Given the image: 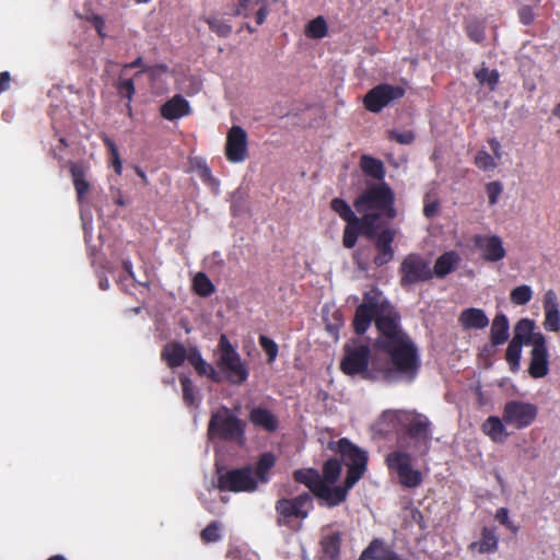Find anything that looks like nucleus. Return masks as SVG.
Masks as SVG:
<instances>
[{
  "label": "nucleus",
  "mask_w": 560,
  "mask_h": 560,
  "mask_svg": "<svg viewBox=\"0 0 560 560\" xmlns=\"http://www.w3.org/2000/svg\"><path fill=\"white\" fill-rule=\"evenodd\" d=\"M249 421L254 427L260 428L269 433L279 428V420L275 413L264 407H255L249 412Z\"/></svg>",
  "instance_id": "obj_25"
},
{
  "label": "nucleus",
  "mask_w": 560,
  "mask_h": 560,
  "mask_svg": "<svg viewBox=\"0 0 560 560\" xmlns=\"http://www.w3.org/2000/svg\"><path fill=\"white\" fill-rule=\"evenodd\" d=\"M293 479L307 487L310 490L308 493L312 494V497L317 491L318 487L324 481L319 475V472L314 468H307V469H298L293 472Z\"/></svg>",
  "instance_id": "obj_33"
},
{
  "label": "nucleus",
  "mask_w": 560,
  "mask_h": 560,
  "mask_svg": "<svg viewBox=\"0 0 560 560\" xmlns=\"http://www.w3.org/2000/svg\"><path fill=\"white\" fill-rule=\"evenodd\" d=\"M376 348L389 358V364L377 369L376 377L387 383L415 381L421 368V361L418 348L408 335Z\"/></svg>",
  "instance_id": "obj_2"
},
{
  "label": "nucleus",
  "mask_w": 560,
  "mask_h": 560,
  "mask_svg": "<svg viewBox=\"0 0 560 560\" xmlns=\"http://www.w3.org/2000/svg\"><path fill=\"white\" fill-rule=\"evenodd\" d=\"M520 19H521L522 23H524L526 25L530 24L534 20L530 8H528V7L522 8L520 10Z\"/></svg>",
  "instance_id": "obj_63"
},
{
  "label": "nucleus",
  "mask_w": 560,
  "mask_h": 560,
  "mask_svg": "<svg viewBox=\"0 0 560 560\" xmlns=\"http://www.w3.org/2000/svg\"><path fill=\"white\" fill-rule=\"evenodd\" d=\"M440 203L436 200H433L431 202H424L423 206V214L428 219H431L438 214Z\"/></svg>",
  "instance_id": "obj_60"
},
{
  "label": "nucleus",
  "mask_w": 560,
  "mask_h": 560,
  "mask_svg": "<svg viewBox=\"0 0 560 560\" xmlns=\"http://www.w3.org/2000/svg\"><path fill=\"white\" fill-rule=\"evenodd\" d=\"M381 296L382 293L377 289L365 292L363 295V302L360 305H365L366 310L374 314H378L383 306L390 305L388 301L382 300Z\"/></svg>",
  "instance_id": "obj_40"
},
{
  "label": "nucleus",
  "mask_w": 560,
  "mask_h": 560,
  "mask_svg": "<svg viewBox=\"0 0 560 560\" xmlns=\"http://www.w3.org/2000/svg\"><path fill=\"white\" fill-rule=\"evenodd\" d=\"M465 32L471 42L481 44L486 38V23L478 19H471L465 23Z\"/></svg>",
  "instance_id": "obj_39"
},
{
  "label": "nucleus",
  "mask_w": 560,
  "mask_h": 560,
  "mask_svg": "<svg viewBox=\"0 0 560 560\" xmlns=\"http://www.w3.org/2000/svg\"><path fill=\"white\" fill-rule=\"evenodd\" d=\"M528 374L533 378H542L549 373V351L547 339L538 338L529 352Z\"/></svg>",
  "instance_id": "obj_17"
},
{
  "label": "nucleus",
  "mask_w": 560,
  "mask_h": 560,
  "mask_svg": "<svg viewBox=\"0 0 560 560\" xmlns=\"http://www.w3.org/2000/svg\"><path fill=\"white\" fill-rule=\"evenodd\" d=\"M376 314L366 310L365 305H359L352 320V326L358 335H363L371 326L372 320L375 322Z\"/></svg>",
  "instance_id": "obj_37"
},
{
  "label": "nucleus",
  "mask_w": 560,
  "mask_h": 560,
  "mask_svg": "<svg viewBox=\"0 0 560 560\" xmlns=\"http://www.w3.org/2000/svg\"><path fill=\"white\" fill-rule=\"evenodd\" d=\"M188 350L178 341L166 343L161 351V360L166 363L170 369L182 366L187 360Z\"/></svg>",
  "instance_id": "obj_22"
},
{
  "label": "nucleus",
  "mask_w": 560,
  "mask_h": 560,
  "mask_svg": "<svg viewBox=\"0 0 560 560\" xmlns=\"http://www.w3.org/2000/svg\"><path fill=\"white\" fill-rule=\"evenodd\" d=\"M276 464V457L272 453L267 452L259 456L253 474L259 483L269 481V471Z\"/></svg>",
  "instance_id": "obj_36"
},
{
  "label": "nucleus",
  "mask_w": 560,
  "mask_h": 560,
  "mask_svg": "<svg viewBox=\"0 0 560 560\" xmlns=\"http://www.w3.org/2000/svg\"><path fill=\"white\" fill-rule=\"evenodd\" d=\"M225 156L232 163L244 162L248 156V136L241 126H232L226 135Z\"/></svg>",
  "instance_id": "obj_15"
},
{
  "label": "nucleus",
  "mask_w": 560,
  "mask_h": 560,
  "mask_svg": "<svg viewBox=\"0 0 560 560\" xmlns=\"http://www.w3.org/2000/svg\"><path fill=\"white\" fill-rule=\"evenodd\" d=\"M387 138L392 141L399 143V144L408 145L415 141L416 135L411 130H407V131H402V132L396 131V130H388Z\"/></svg>",
  "instance_id": "obj_55"
},
{
  "label": "nucleus",
  "mask_w": 560,
  "mask_h": 560,
  "mask_svg": "<svg viewBox=\"0 0 560 560\" xmlns=\"http://www.w3.org/2000/svg\"><path fill=\"white\" fill-rule=\"evenodd\" d=\"M70 174L77 192L78 201L81 202L91 188V185L86 179L88 167L83 163H71Z\"/></svg>",
  "instance_id": "obj_29"
},
{
  "label": "nucleus",
  "mask_w": 560,
  "mask_h": 560,
  "mask_svg": "<svg viewBox=\"0 0 560 560\" xmlns=\"http://www.w3.org/2000/svg\"><path fill=\"white\" fill-rule=\"evenodd\" d=\"M476 79L481 84H487L491 91H493L500 80V73L497 69L489 70L486 67H482L478 71L475 72Z\"/></svg>",
  "instance_id": "obj_45"
},
{
  "label": "nucleus",
  "mask_w": 560,
  "mask_h": 560,
  "mask_svg": "<svg viewBox=\"0 0 560 560\" xmlns=\"http://www.w3.org/2000/svg\"><path fill=\"white\" fill-rule=\"evenodd\" d=\"M160 113L163 118L175 120L189 115L190 106L180 94H176L161 106Z\"/></svg>",
  "instance_id": "obj_23"
},
{
  "label": "nucleus",
  "mask_w": 560,
  "mask_h": 560,
  "mask_svg": "<svg viewBox=\"0 0 560 560\" xmlns=\"http://www.w3.org/2000/svg\"><path fill=\"white\" fill-rule=\"evenodd\" d=\"M458 323L464 330L483 329L489 325V318L482 308L468 307L460 312Z\"/></svg>",
  "instance_id": "obj_21"
},
{
  "label": "nucleus",
  "mask_w": 560,
  "mask_h": 560,
  "mask_svg": "<svg viewBox=\"0 0 560 560\" xmlns=\"http://www.w3.org/2000/svg\"><path fill=\"white\" fill-rule=\"evenodd\" d=\"M252 4L253 0H238L234 7L232 15L248 19L250 16Z\"/></svg>",
  "instance_id": "obj_58"
},
{
  "label": "nucleus",
  "mask_w": 560,
  "mask_h": 560,
  "mask_svg": "<svg viewBox=\"0 0 560 560\" xmlns=\"http://www.w3.org/2000/svg\"><path fill=\"white\" fill-rule=\"evenodd\" d=\"M400 316L390 305L383 306L381 312L376 314L375 326L380 332L375 341V347L386 342L407 336L399 326Z\"/></svg>",
  "instance_id": "obj_14"
},
{
  "label": "nucleus",
  "mask_w": 560,
  "mask_h": 560,
  "mask_svg": "<svg viewBox=\"0 0 560 560\" xmlns=\"http://www.w3.org/2000/svg\"><path fill=\"white\" fill-rule=\"evenodd\" d=\"M398 275L401 288H409L433 278L430 261L418 253H410L404 257L398 268Z\"/></svg>",
  "instance_id": "obj_10"
},
{
  "label": "nucleus",
  "mask_w": 560,
  "mask_h": 560,
  "mask_svg": "<svg viewBox=\"0 0 560 560\" xmlns=\"http://www.w3.org/2000/svg\"><path fill=\"white\" fill-rule=\"evenodd\" d=\"M187 361L194 366L198 375L207 376L215 383L221 381L220 373L202 358L197 348L194 347L188 350Z\"/></svg>",
  "instance_id": "obj_26"
},
{
  "label": "nucleus",
  "mask_w": 560,
  "mask_h": 560,
  "mask_svg": "<svg viewBox=\"0 0 560 560\" xmlns=\"http://www.w3.org/2000/svg\"><path fill=\"white\" fill-rule=\"evenodd\" d=\"M327 448L338 453L347 466V475L342 486L331 487L325 480L318 487L315 497L320 504L327 508H335L347 500L349 490L363 477L366 471L368 453L353 444L347 438L338 441H330Z\"/></svg>",
  "instance_id": "obj_1"
},
{
  "label": "nucleus",
  "mask_w": 560,
  "mask_h": 560,
  "mask_svg": "<svg viewBox=\"0 0 560 560\" xmlns=\"http://www.w3.org/2000/svg\"><path fill=\"white\" fill-rule=\"evenodd\" d=\"M538 338L547 339L541 331L536 330V323L534 319L524 317L514 325L513 340L523 345H530L533 347Z\"/></svg>",
  "instance_id": "obj_20"
},
{
  "label": "nucleus",
  "mask_w": 560,
  "mask_h": 560,
  "mask_svg": "<svg viewBox=\"0 0 560 560\" xmlns=\"http://www.w3.org/2000/svg\"><path fill=\"white\" fill-rule=\"evenodd\" d=\"M102 141H103L104 145L106 147V149L108 150L115 173L117 175H120L122 172V163H121V159H120L119 151H118L116 143L114 142V140H112L106 135L102 136Z\"/></svg>",
  "instance_id": "obj_46"
},
{
  "label": "nucleus",
  "mask_w": 560,
  "mask_h": 560,
  "mask_svg": "<svg viewBox=\"0 0 560 560\" xmlns=\"http://www.w3.org/2000/svg\"><path fill=\"white\" fill-rule=\"evenodd\" d=\"M91 23L93 25V27L95 28V31L97 32V34L101 36V37H105V34L103 32L104 27H105V21L104 19L101 16V15H97V14H94L92 18H91Z\"/></svg>",
  "instance_id": "obj_61"
},
{
  "label": "nucleus",
  "mask_w": 560,
  "mask_h": 560,
  "mask_svg": "<svg viewBox=\"0 0 560 560\" xmlns=\"http://www.w3.org/2000/svg\"><path fill=\"white\" fill-rule=\"evenodd\" d=\"M538 415V407L534 404L522 400L508 401L502 411V419L505 424L516 430L528 428Z\"/></svg>",
  "instance_id": "obj_13"
},
{
  "label": "nucleus",
  "mask_w": 560,
  "mask_h": 560,
  "mask_svg": "<svg viewBox=\"0 0 560 560\" xmlns=\"http://www.w3.org/2000/svg\"><path fill=\"white\" fill-rule=\"evenodd\" d=\"M533 298V290L527 284H522L514 288L510 293V300L515 305H525Z\"/></svg>",
  "instance_id": "obj_47"
},
{
  "label": "nucleus",
  "mask_w": 560,
  "mask_h": 560,
  "mask_svg": "<svg viewBox=\"0 0 560 560\" xmlns=\"http://www.w3.org/2000/svg\"><path fill=\"white\" fill-rule=\"evenodd\" d=\"M489 145L493 152V154L495 155V158L500 159L501 158V144L500 142L492 138L489 140Z\"/></svg>",
  "instance_id": "obj_64"
},
{
  "label": "nucleus",
  "mask_w": 560,
  "mask_h": 560,
  "mask_svg": "<svg viewBox=\"0 0 560 560\" xmlns=\"http://www.w3.org/2000/svg\"><path fill=\"white\" fill-rule=\"evenodd\" d=\"M397 235V231L392 228H384L378 232V235L373 240V245L376 255L373 258V264L376 267H383L390 262L395 256L393 243Z\"/></svg>",
  "instance_id": "obj_16"
},
{
  "label": "nucleus",
  "mask_w": 560,
  "mask_h": 560,
  "mask_svg": "<svg viewBox=\"0 0 560 560\" xmlns=\"http://www.w3.org/2000/svg\"><path fill=\"white\" fill-rule=\"evenodd\" d=\"M11 74L9 71L0 72V94L10 88Z\"/></svg>",
  "instance_id": "obj_62"
},
{
  "label": "nucleus",
  "mask_w": 560,
  "mask_h": 560,
  "mask_svg": "<svg viewBox=\"0 0 560 560\" xmlns=\"http://www.w3.org/2000/svg\"><path fill=\"white\" fill-rule=\"evenodd\" d=\"M217 488L222 492H254L258 482L253 474V467L246 465L223 471L218 470Z\"/></svg>",
  "instance_id": "obj_9"
},
{
  "label": "nucleus",
  "mask_w": 560,
  "mask_h": 560,
  "mask_svg": "<svg viewBox=\"0 0 560 560\" xmlns=\"http://www.w3.org/2000/svg\"><path fill=\"white\" fill-rule=\"evenodd\" d=\"M396 553L378 538L373 539L358 560H395Z\"/></svg>",
  "instance_id": "obj_27"
},
{
  "label": "nucleus",
  "mask_w": 560,
  "mask_h": 560,
  "mask_svg": "<svg viewBox=\"0 0 560 560\" xmlns=\"http://www.w3.org/2000/svg\"><path fill=\"white\" fill-rule=\"evenodd\" d=\"M458 262V255L455 252H446L442 254L434 264L432 269L433 277L445 278L451 273Z\"/></svg>",
  "instance_id": "obj_35"
},
{
  "label": "nucleus",
  "mask_w": 560,
  "mask_h": 560,
  "mask_svg": "<svg viewBox=\"0 0 560 560\" xmlns=\"http://www.w3.org/2000/svg\"><path fill=\"white\" fill-rule=\"evenodd\" d=\"M217 366L224 374L226 381L233 385L245 383L249 375L246 363L242 361L240 353L225 335H222L219 340Z\"/></svg>",
  "instance_id": "obj_6"
},
{
  "label": "nucleus",
  "mask_w": 560,
  "mask_h": 560,
  "mask_svg": "<svg viewBox=\"0 0 560 560\" xmlns=\"http://www.w3.org/2000/svg\"><path fill=\"white\" fill-rule=\"evenodd\" d=\"M314 509V499L311 493L302 492L294 498H281L276 501V523L280 527L299 530L302 522L308 517Z\"/></svg>",
  "instance_id": "obj_5"
},
{
  "label": "nucleus",
  "mask_w": 560,
  "mask_h": 560,
  "mask_svg": "<svg viewBox=\"0 0 560 560\" xmlns=\"http://www.w3.org/2000/svg\"><path fill=\"white\" fill-rule=\"evenodd\" d=\"M305 36L311 39H322L328 35V25L324 16L311 20L305 26Z\"/></svg>",
  "instance_id": "obj_38"
},
{
  "label": "nucleus",
  "mask_w": 560,
  "mask_h": 560,
  "mask_svg": "<svg viewBox=\"0 0 560 560\" xmlns=\"http://www.w3.org/2000/svg\"><path fill=\"white\" fill-rule=\"evenodd\" d=\"M544 308V329L548 332L560 331V303L557 293L553 290H548L542 299Z\"/></svg>",
  "instance_id": "obj_18"
},
{
  "label": "nucleus",
  "mask_w": 560,
  "mask_h": 560,
  "mask_svg": "<svg viewBox=\"0 0 560 560\" xmlns=\"http://www.w3.org/2000/svg\"><path fill=\"white\" fill-rule=\"evenodd\" d=\"M192 288L195 292L202 298L210 296L215 291L213 283L203 272H199L195 276L192 280Z\"/></svg>",
  "instance_id": "obj_42"
},
{
  "label": "nucleus",
  "mask_w": 560,
  "mask_h": 560,
  "mask_svg": "<svg viewBox=\"0 0 560 560\" xmlns=\"http://www.w3.org/2000/svg\"><path fill=\"white\" fill-rule=\"evenodd\" d=\"M221 524L217 521L208 524L200 533L201 540L206 544L215 542L220 540L221 534Z\"/></svg>",
  "instance_id": "obj_50"
},
{
  "label": "nucleus",
  "mask_w": 560,
  "mask_h": 560,
  "mask_svg": "<svg viewBox=\"0 0 560 560\" xmlns=\"http://www.w3.org/2000/svg\"><path fill=\"white\" fill-rule=\"evenodd\" d=\"M399 436L397 442L419 457H425L432 443V422L417 411H398L395 416Z\"/></svg>",
  "instance_id": "obj_3"
},
{
  "label": "nucleus",
  "mask_w": 560,
  "mask_h": 560,
  "mask_svg": "<svg viewBox=\"0 0 560 560\" xmlns=\"http://www.w3.org/2000/svg\"><path fill=\"white\" fill-rule=\"evenodd\" d=\"M330 208L343 220L346 223L353 222L357 218L351 207L342 198H334L330 202Z\"/></svg>",
  "instance_id": "obj_44"
},
{
  "label": "nucleus",
  "mask_w": 560,
  "mask_h": 560,
  "mask_svg": "<svg viewBox=\"0 0 560 560\" xmlns=\"http://www.w3.org/2000/svg\"><path fill=\"white\" fill-rule=\"evenodd\" d=\"M179 382L182 385L183 400L188 407H197L198 402L195 394V386L191 380L187 376H180Z\"/></svg>",
  "instance_id": "obj_49"
},
{
  "label": "nucleus",
  "mask_w": 560,
  "mask_h": 560,
  "mask_svg": "<svg viewBox=\"0 0 560 560\" xmlns=\"http://www.w3.org/2000/svg\"><path fill=\"white\" fill-rule=\"evenodd\" d=\"M258 342L268 357V363H272L277 359L279 351V347L276 341L265 335H260Z\"/></svg>",
  "instance_id": "obj_52"
},
{
  "label": "nucleus",
  "mask_w": 560,
  "mask_h": 560,
  "mask_svg": "<svg viewBox=\"0 0 560 560\" xmlns=\"http://www.w3.org/2000/svg\"><path fill=\"white\" fill-rule=\"evenodd\" d=\"M209 28L219 37H229L232 33V25L217 16H208L205 19Z\"/></svg>",
  "instance_id": "obj_48"
},
{
  "label": "nucleus",
  "mask_w": 560,
  "mask_h": 560,
  "mask_svg": "<svg viewBox=\"0 0 560 560\" xmlns=\"http://www.w3.org/2000/svg\"><path fill=\"white\" fill-rule=\"evenodd\" d=\"M342 535L339 530L324 533L319 540L320 551L325 560H338L340 557Z\"/></svg>",
  "instance_id": "obj_24"
},
{
  "label": "nucleus",
  "mask_w": 560,
  "mask_h": 560,
  "mask_svg": "<svg viewBox=\"0 0 560 560\" xmlns=\"http://www.w3.org/2000/svg\"><path fill=\"white\" fill-rule=\"evenodd\" d=\"M118 93L121 97H126L131 102L135 94V83L132 79L119 80L117 84Z\"/></svg>",
  "instance_id": "obj_56"
},
{
  "label": "nucleus",
  "mask_w": 560,
  "mask_h": 560,
  "mask_svg": "<svg viewBox=\"0 0 560 560\" xmlns=\"http://www.w3.org/2000/svg\"><path fill=\"white\" fill-rule=\"evenodd\" d=\"M361 171L369 177L383 182L386 171L381 160L363 154L359 162Z\"/></svg>",
  "instance_id": "obj_32"
},
{
  "label": "nucleus",
  "mask_w": 560,
  "mask_h": 560,
  "mask_svg": "<svg viewBox=\"0 0 560 560\" xmlns=\"http://www.w3.org/2000/svg\"><path fill=\"white\" fill-rule=\"evenodd\" d=\"M360 234L361 233L357 224H354L353 222L347 223L342 235L343 246L349 249L353 248L357 244Z\"/></svg>",
  "instance_id": "obj_51"
},
{
  "label": "nucleus",
  "mask_w": 560,
  "mask_h": 560,
  "mask_svg": "<svg viewBox=\"0 0 560 560\" xmlns=\"http://www.w3.org/2000/svg\"><path fill=\"white\" fill-rule=\"evenodd\" d=\"M389 470L397 472L399 482L405 488H416L422 482L420 470L413 469L411 454L404 451L390 452L385 459Z\"/></svg>",
  "instance_id": "obj_11"
},
{
  "label": "nucleus",
  "mask_w": 560,
  "mask_h": 560,
  "mask_svg": "<svg viewBox=\"0 0 560 560\" xmlns=\"http://www.w3.org/2000/svg\"><path fill=\"white\" fill-rule=\"evenodd\" d=\"M353 206L358 212H371L387 220H394L397 217L395 194L385 182L366 186L354 200Z\"/></svg>",
  "instance_id": "obj_4"
},
{
  "label": "nucleus",
  "mask_w": 560,
  "mask_h": 560,
  "mask_svg": "<svg viewBox=\"0 0 560 560\" xmlns=\"http://www.w3.org/2000/svg\"><path fill=\"white\" fill-rule=\"evenodd\" d=\"M495 520L504 525L506 528H509L512 533H516L518 530V527L515 526L509 517V510L506 508H500L495 512Z\"/></svg>",
  "instance_id": "obj_59"
},
{
  "label": "nucleus",
  "mask_w": 560,
  "mask_h": 560,
  "mask_svg": "<svg viewBox=\"0 0 560 560\" xmlns=\"http://www.w3.org/2000/svg\"><path fill=\"white\" fill-rule=\"evenodd\" d=\"M246 422L237 418L228 407L213 412L208 425V434L224 441L242 444L245 440Z\"/></svg>",
  "instance_id": "obj_7"
},
{
  "label": "nucleus",
  "mask_w": 560,
  "mask_h": 560,
  "mask_svg": "<svg viewBox=\"0 0 560 560\" xmlns=\"http://www.w3.org/2000/svg\"><path fill=\"white\" fill-rule=\"evenodd\" d=\"M405 93V89L400 85L381 83L365 94L363 105L369 112L377 114L394 101L402 98Z\"/></svg>",
  "instance_id": "obj_12"
},
{
  "label": "nucleus",
  "mask_w": 560,
  "mask_h": 560,
  "mask_svg": "<svg viewBox=\"0 0 560 560\" xmlns=\"http://www.w3.org/2000/svg\"><path fill=\"white\" fill-rule=\"evenodd\" d=\"M341 470V460L338 458H329L323 465V475H320V477L327 483H336L340 477Z\"/></svg>",
  "instance_id": "obj_41"
},
{
  "label": "nucleus",
  "mask_w": 560,
  "mask_h": 560,
  "mask_svg": "<svg viewBox=\"0 0 560 560\" xmlns=\"http://www.w3.org/2000/svg\"><path fill=\"white\" fill-rule=\"evenodd\" d=\"M482 432L494 443H503L509 436L503 419L497 416H490L483 422Z\"/></svg>",
  "instance_id": "obj_31"
},
{
  "label": "nucleus",
  "mask_w": 560,
  "mask_h": 560,
  "mask_svg": "<svg viewBox=\"0 0 560 560\" xmlns=\"http://www.w3.org/2000/svg\"><path fill=\"white\" fill-rule=\"evenodd\" d=\"M362 218L353 219V223L358 225L360 233L364 235L368 240H375L378 235L376 221L382 218L378 214H374L371 212H362Z\"/></svg>",
  "instance_id": "obj_34"
},
{
  "label": "nucleus",
  "mask_w": 560,
  "mask_h": 560,
  "mask_svg": "<svg viewBox=\"0 0 560 560\" xmlns=\"http://www.w3.org/2000/svg\"><path fill=\"white\" fill-rule=\"evenodd\" d=\"M502 190L503 187L500 182H490L486 185L488 200L491 206L498 202L499 196L501 195Z\"/></svg>",
  "instance_id": "obj_57"
},
{
  "label": "nucleus",
  "mask_w": 560,
  "mask_h": 560,
  "mask_svg": "<svg viewBox=\"0 0 560 560\" xmlns=\"http://www.w3.org/2000/svg\"><path fill=\"white\" fill-rule=\"evenodd\" d=\"M474 243L486 261L495 262L505 257L502 240L497 235H476Z\"/></svg>",
  "instance_id": "obj_19"
},
{
  "label": "nucleus",
  "mask_w": 560,
  "mask_h": 560,
  "mask_svg": "<svg viewBox=\"0 0 560 560\" xmlns=\"http://www.w3.org/2000/svg\"><path fill=\"white\" fill-rule=\"evenodd\" d=\"M523 346V343L512 339L506 348L505 360L513 372H516L520 368Z\"/></svg>",
  "instance_id": "obj_43"
},
{
  "label": "nucleus",
  "mask_w": 560,
  "mask_h": 560,
  "mask_svg": "<svg viewBox=\"0 0 560 560\" xmlns=\"http://www.w3.org/2000/svg\"><path fill=\"white\" fill-rule=\"evenodd\" d=\"M277 0H255L254 4L257 7V11L255 12V22L257 25H262L267 16L270 13V3L276 2Z\"/></svg>",
  "instance_id": "obj_53"
},
{
  "label": "nucleus",
  "mask_w": 560,
  "mask_h": 560,
  "mask_svg": "<svg viewBox=\"0 0 560 560\" xmlns=\"http://www.w3.org/2000/svg\"><path fill=\"white\" fill-rule=\"evenodd\" d=\"M499 538L497 535L495 527H483L481 530V537L478 541L470 544V549H477L480 553H492L497 551Z\"/></svg>",
  "instance_id": "obj_30"
},
{
  "label": "nucleus",
  "mask_w": 560,
  "mask_h": 560,
  "mask_svg": "<svg viewBox=\"0 0 560 560\" xmlns=\"http://www.w3.org/2000/svg\"><path fill=\"white\" fill-rule=\"evenodd\" d=\"M343 358L340 362V370L347 375H362L369 380H380L376 377V371L369 370L370 362V348L368 345H345Z\"/></svg>",
  "instance_id": "obj_8"
},
{
  "label": "nucleus",
  "mask_w": 560,
  "mask_h": 560,
  "mask_svg": "<svg viewBox=\"0 0 560 560\" xmlns=\"http://www.w3.org/2000/svg\"><path fill=\"white\" fill-rule=\"evenodd\" d=\"M510 324L508 316L503 313H498L492 319L490 327V341L494 347L501 346L509 340Z\"/></svg>",
  "instance_id": "obj_28"
},
{
  "label": "nucleus",
  "mask_w": 560,
  "mask_h": 560,
  "mask_svg": "<svg viewBox=\"0 0 560 560\" xmlns=\"http://www.w3.org/2000/svg\"><path fill=\"white\" fill-rule=\"evenodd\" d=\"M475 164L482 171H490L497 167L494 158L485 150H481L476 154Z\"/></svg>",
  "instance_id": "obj_54"
}]
</instances>
